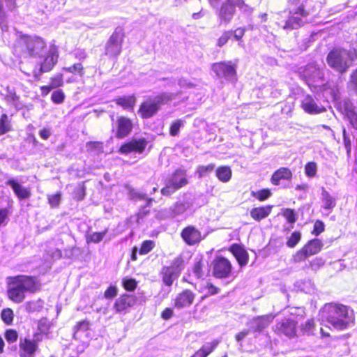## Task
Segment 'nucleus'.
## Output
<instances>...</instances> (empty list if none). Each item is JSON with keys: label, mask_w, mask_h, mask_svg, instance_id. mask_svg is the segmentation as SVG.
Returning <instances> with one entry per match:
<instances>
[{"label": "nucleus", "mask_w": 357, "mask_h": 357, "mask_svg": "<svg viewBox=\"0 0 357 357\" xmlns=\"http://www.w3.org/2000/svg\"><path fill=\"white\" fill-rule=\"evenodd\" d=\"M40 283L36 276L17 275L7 278V296L15 303L26 298V293L35 294L40 290Z\"/></svg>", "instance_id": "1"}, {"label": "nucleus", "mask_w": 357, "mask_h": 357, "mask_svg": "<svg viewBox=\"0 0 357 357\" xmlns=\"http://www.w3.org/2000/svg\"><path fill=\"white\" fill-rule=\"evenodd\" d=\"M321 318L334 328L343 331L354 323L353 310L348 306L338 303H327L319 312Z\"/></svg>", "instance_id": "2"}, {"label": "nucleus", "mask_w": 357, "mask_h": 357, "mask_svg": "<svg viewBox=\"0 0 357 357\" xmlns=\"http://www.w3.org/2000/svg\"><path fill=\"white\" fill-rule=\"evenodd\" d=\"M356 58L357 52L354 49H334L328 53L326 60L330 67L340 73H344Z\"/></svg>", "instance_id": "3"}, {"label": "nucleus", "mask_w": 357, "mask_h": 357, "mask_svg": "<svg viewBox=\"0 0 357 357\" xmlns=\"http://www.w3.org/2000/svg\"><path fill=\"white\" fill-rule=\"evenodd\" d=\"M307 15V11L305 10L303 3H301L296 8L290 9L286 19L278 20L277 24L284 30L297 29L305 23Z\"/></svg>", "instance_id": "4"}, {"label": "nucleus", "mask_w": 357, "mask_h": 357, "mask_svg": "<svg viewBox=\"0 0 357 357\" xmlns=\"http://www.w3.org/2000/svg\"><path fill=\"white\" fill-rule=\"evenodd\" d=\"M211 267L212 275L216 279H228L234 275L232 261L222 255H216L211 261Z\"/></svg>", "instance_id": "5"}, {"label": "nucleus", "mask_w": 357, "mask_h": 357, "mask_svg": "<svg viewBox=\"0 0 357 357\" xmlns=\"http://www.w3.org/2000/svg\"><path fill=\"white\" fill-rule=\"evenodd\" d=\"M236 8L245 13H250L252 10V8L246 4L244 0H227L222 3L219 13L221 22L228 24L234 15Z\"/></svg>", "instance_id": "6"}, {"label": "nucleus", "mask_w": 357, "mask_h": 357, "mask_svg": "<svg viewBox=\"0 0 357 357\" xmlns=\"http://www.w3.org/2000/svg\"><path fill=\"white\" fill-rule=\"evenodd\" d=\"M171 97L165 94L158 96L155 98H149L142 102L138 113L142 119H149L159 110L161 105L168 103Z\"/></svg>", "instance_id": "7"}, {"label": "nucleus", "mask_w": 357, "mask_h": 357, "mask_svg": "<svg viewBox=\"0 0 357 357\" xmlns=\"http://www.w3.org/2000/svg\"><path fill=\"white\" fill-rule=\"evenodd\" d=\"M322 248L323 243L320 239L314 238L310 240L295 252L292 256V259L295 263L304 261L309 257L318 254Z\"/></svg>", "instance_id": "8"}, {"label": "nucleus", "mask_w": 357, "mask_h": 357, "mask_svg": "<svg viewBox=\"0 0 357 357\" xmlns=\"http://www.w3.org/2000/svg\"><path fill=\"white\" fill-rule=\"evenodd\" d=\"M238 61H226L215 63L211 68L213 73L220 78L234 82L236 80V68Z\"/></svg>", "instance_id": "9"}, {"label": "nucleus", "mask_w": 357, "mask_h": 357, "mask_svg": "<svg viewBox=\"0 0 357 357\" xmlns=\"http://www.w3.org/2000/svg\"><path fill=\"white\" fill-rule=\"evenodd\" d=\"M298 322L294 318H283L275 324L273 331L280 336L293 339L298 335Z\"/></svg>", "instance_id": "10"}, {"label": "nucleus", "mask_w": 357, "mask_h": 357, "mask_svg": "<svg viewBox=\"0 0 357 357\" xmlns=\"http://www.w3.org/2000/svg\"><path fill=\"white\" fill-rule=\"evenodd\" d=\"M18 43L20 45L25 46L26 52L32 57H40L46 45L45 41L40 37L25 36Z\"/></svg>", "instance_id": "11"}, {"label": "nucleus", "mask_w": 357, "mask_h": 357, "mask_svg": "<svg viewBox=\"0 0 357 357\" xmlns=\"http://www.w3.org/2000/svg\"><path fill=\"white\" fill-rule=\"evenodd\" d=\"M148 145V141L144 137L132 138L123 142L119 148V153L128 155L131 153L142 154L146 150Z\"/></svg>", "instance_id": "12"}, {"label": "nucleus", "mask_w": 357, "mask_h": 357, "mask_svg": "<svg viewBox=\"0 0 357 357\" xmlns=\"http://www.w3.org/2000/svg\"><path fill=\"white\" fill-rule=\"evenodd\" d=\"M303 77L309 87L318 88L322 82L323 73L317 64L310 63L303 70Z\"/></svg>", "instance_id": "13"}, {"label": "nucleus", "mask_w": 357, "mask_h": 357, "mask_svg": "<svg viewBox=\"0 0 357 357\" xmlns=\"http://www.w3.org/2000/svg\"><path fill=\"white\" fill-rule=\"evenodd\" d=\"M123 42V33L114 31L105 45V54L110 58H116L121 52Z\"/></svg>", "instance_id": "14"}, {"label": "nucleus", "mask_w": 357, "mask_h": 357, "mask_svg": "<svg viewBox=\"0 0 357 357\" xmlns=\"http://www.w3.org/2000/svg\"><path fill=\"white\" fill-rule=\"evenodd\" d=\"M33 335V338H21L19 342L20 357H32L38 350V344L41 342L37 337Z\"/></svg>", "instance_id": "15"}, {"label": "nucleus", "mask_w": 357, "mask_h": 357, "mask_svg": "<svg viewBox=\"0 0 357 357\" xmlns=\"http://www.w3.org/2000/svg\"><path fill=\"white\" fill-rule=\"evenodd\" d=\"M183 242L189 246L199 244L203 239L202 232L194 225H188L180 233Z\"/></svg>", "instance_id": "16"}, {"label": "nucleus", "mask_w": 357, "mask_h": 357, "mask_svg": "<svg viewBox=\"0 0 357 357\" xmlns=\"http://www.w3.org/2000/svg\"><path fill=\"white\" fill-rule=\"evenodd\" d=\"M58 59V51L55 46L50 47L47 55L43 59V62L40 63V68L38 70L34 69L32 72L35 77H38L42 72L50 71L55 65Z\"/></svg>", "instance_id": "17"}, {"label": "nucleus", "mask_w": 357, "mask_h": 357, "mask_svg": "<svg viewBox=\"0 0 357 357\" xmlns=\"http://www.w3.org/2000/svg\"><path fill=\"white\" fill-rule=\"evenodd\" d=\"M133 129V123L130 119L126 116H119L116 119L114 136L116 139H122L129 136Z\"/></svg>", "instance_id": "18"}, {"label": "nucleus", "mask_w": 357, "mask_h": 357, "mask_svg": "<svg viewBox=\"0 0 357 357\" xmlns=\"http://www.w3.org/2000/svg\"><path fill=\"white\" fill-rule=\"evenodd\" d=\"M137 301V297L132 294H123L114 302V309L116 312H126Z\"/></svg>", "instance_id": "19"}, {"label": "nucleus", "mask_w": 357, "mask_h": 357, "mask_svg": "<svg viewBox=\"0 0 357 357\" xmlns=\"http://www.w3.org/2000/svg\"><path fill=\"white\" fill-rule=\"evenodd\" d=\"M196 294L189 289H183L178 293L174 301V307L177 309L188 307L194 303Z\"/></svg>", "instance_id": "20"}, {"label": "nucleus", "mask_w": 357, "mask_h": 357, "mask_svg": "<svg viewBox=\"0 0 357 357\" xmlns=\"http://www.w3.org/2000/svg\"><path fill=\"white\" fill-rule=\"evenodd\" d=\"M228 250L235 257L240 267H244L248 264L249 255L243 245L233 243L228 248Z\"/></svg>", "instance_id": "21"}, {"label": "nucleus", "mask_w": 357, "mask_h": 357, "mask_svg": "<svg viewBox=\"0 0 357 357\" xmlns=\"http://www.w3.org/2000/svg\"><path fill=\"white\" fill-rule=\"evenodd\" d=\"M292 178V171L288 167H281L273 172L270 181L273 185H280L282 181L291 182Z\"/></svg>", "instance_id": "22"}, {"label": "nucleus", "mask_w": 357, "mask_h": 357, "mask_svg": "<svg viewBox=\"0 0 357 357\" xmlns=\"http://www.w3.org/2000/svg\"><path fill=\"white\" fill-rule=\"evenodd\" d=\"M6 183L9 185L13 190L15 196L19 200L29 199L31 195V190L29 188L23 187L17 180L10 178L7 180Z\"/></svg>", "instance_id": "23"}, {"label": "nucleus", "mask_w": 357, "mask_h": 357, "mask_svg": "<svg viewBox=\"0 0 357 357\" xmlns=\"http://www.w3.org/2000/svg\"><path fill=\"white\" fill-rule=\"evenodd\" d=\"M178 190L188 183L186 171L181 169H176L171 175L168 181Z\"/></svg>", "instance_id": "24"}, {"label": "nucleus", "mask_w": 357, "mask_h": 357, "mask_svg": "<svg viewBox=\"0 0 357 357\" xmlns=\"http://www.w3.org/2000/svg\"><path fill=\"white\" fill-rule=\"evenodd\" d=\"M178 190L188 183L186 171L181 169H176L171 175L168 181Z\"/></svg>", "instance_id": "25"}, {"label": "nucleus", "mask_w": 357, "mask_h": 357, "mask_svg": "<svg viewBox=\"0 0 357 357\" xmlns=\"http://www.w3.org/2000/svg\"><path fill=\"white\" fill-rule=\"evenodd\" d=\"M273 208V206L272 205H265L253 207L250 211V217L254 220L257 222H260L261 220L266 218L270 215V214L272 212Z\"/></svg>", "instance_id": "26"}, {"label": "nucleus", "mask_w": 357, "mask_h": 357, "mask_svg": "<svg viewBox=\"0 0 357 357\" xmlns=\"http://www.w3.org/2000/svg\"><path fill=\"white\" fill-rule=\"evenodd\" d=\"M51 326L50 320L47 317H42L37 321V331L33 333V336L38 335L37 337L43 341L50 333Z\"/></svg>", "instance_id": "27"}, {"label": "nucleus", "mask_w": 357, "mask_h": 357, "mask_svg": "<svg viewBox=\"0 0 357 357\" xmlns=\"http://www.w3.org/2000/svg\"><path fill=\"white\" fill-rule=\"evenodd\" d=\"M218 341L215 340L211 342L202 346L190 357H207L217 348Z\"/></svg>", "instance_id": "28"}, {"label": "nucleus", "mask_w": 357, "mask_h": 357, "mask_svg": "<svg viewBox=\"0 0 357 357\" xmlns=\"http://www.w3.org/2000/svg\"><path fill=\"white\" fill-rule=\"evenodd\" d=\"M160 275L162 282L167 287H171L173 284L174 280L179 276L175 272L171 271L170 268H167L166 266H163L161 268Z\"/></svg>", "instance_id": "29"}, {"label": "nucleus", "mask_w": 357, "mask_h": 357, "mask_svg": "<svg viewBox=\"0 0 357 357\" xmlns=\"http://www.w3.org/2000/svg\"><path fill=\"white\" fill-rule=\"evenodd\" d=\"M215 176L222 183L228 182L232 176V172L229 166L222 165L215 169Z\"/></svg>", "instance_id": "30"}, {"label": "nucleus", "mask_w": 357, "mask_h": 357, "mask_svg": "<svg viewBox=\"0 0 357 357\" xmlns=\"http://www.w3.org/2000/svg\"><path fill=\"white\" fill-rule=\"evenodd\" d=\"M273 318L274 317L272 315L259 316L255 318V331L261 332L262 330L268 327Z\"/></svg>", "instance_id": "31"}, {"label": "nucleus", "mask_w": 357, "mask_h": 357, "mask_svg": "<svg viewBox=\"0 0 357 357\" xmlns=\"http://www.w3.org/2000/svg\"><path fill=\"white\" fill-rule=\"evenodd\" d=\"M321 199L324 209L331 210L335 207V199L324 187L321 188Z\"/></svg>", "instance_id": "32"}, {"label": "nucleus", "mask_w": 357, "mask_h": 357, "mask_svg": "<svg viewBox=\"0 0 357 357\" xmlns=\"http://www.w3.org/2000/svg\"><path fill=\"white\" fill-rule=\"evenodd\" d=\"M136 102L135 96H122L116 99V103L125 109H132Z\"/></svg>", "instance_id": "33"}, {"label": "nucleus", "mask_w": 357, "mask_h": 357, "mask_svg": "<svg viewBox=\"0 0 357 357\" xmlns=\"http://www.w3.org/2000/svg\"><path fill=\"white\" fill-rule=\"evenodd\" d=\"M12 130L10 119L6 114L0 116V135L8 133Z\"/></svg>", "instance_id": "34"}, {"label": "nucleus", "mask_w": 357, "mask_h": 357, "mask_svg": "<svg viewBox=\"0 0 357 357\" xmlns=\"http://www.w3.org/2000/svg\"><path fill=\"white\" fill-rule=\"evenodd\" d=\"M251 196L259 202H264L271 197L272 192L269 188H263L257 191H252Z\"/></svg>", "instance_id": "35"}, {"label": "nucleus", "mask_w": 357, "mask_h": 357, "mask_svg": "<svg viewBox=\"0 0 357 357\" xmlns=\"http://www.w3.org/2000/svg\"><path fill=\"white\" fill-rule=\"evenodd\" d=\"M301 105L303 109L308 113L317 112V105L314 99L310 96H307L303 99Z\"/></svg>", "instance_id": "36"}, {"label": "nucleus", "mask_w": 357, "mask_h": 357, "mask_svg": "<svg viewBox=\"0 0 357 357\" xmlns=\"http://www.w3.org/2000/svg\"><path fill=\"white\" fill-rule=\"evenodd\" d=\"M86 151L89 153H100L103 152V143L98 141H89L86 144Z\"/></svg>", "instance_id": "37"}, {"label": "nucleus", "mask_w": 357, "mask_h": 357, "mask_svg": "<svg viewBox=\"0 0 357 357\" xmlns=\"http://www.w3.org/2000/svg\"><path fill=\"white\" fill-rule=\"evenodd\" d=\"M86 196V186L84 182L77 184L73 191V197L75 200L80 202L84 199Z\"/></svg>", "instance_id": "38"}, {"label": "nucleus", "mask_w": 357, "mask_h": 357, "mask_svg": "<svg viewBox=\"0 0 357 357\" xmlns=\"http://www.w3.org/2000/svg\"><path fill=\"white\" fill-rule=\"evenodd\" d=\"M184 265V261L181 256H178L174 259L170 266H165L167 268L171 269V271L175 272L178 275L181 273Z\"/></svg>", "instance_id": "39"}, {"label": "nucleus", "mask_w": 357, "mask_h": 357, "mask_svg": "<svg viewBox=\"0 0 357 357\" xmlns=\"http://www.w3.org/2000/svg\"><path fill=\"white\" fill-rule=\"evenodd\" d=\"M301 240V233L299 231H294L290 236L287 238V245L288 248H295Z\"/></svg>", "instance_id": "40"}, {"label": "nucleus", "mask_w": 357, "mask_h": 357, "mask_svg": "<svg viewBox=\"0 0 357 357\" xmlns=\"http://www.w3.org/2000/svg\"><path fill=\"white\" fill-rule=\"evenodd\" d=\"M282 215L290 225H294L297 220L296 212L293 208H286L282 209Z\"/></svg>", "instance_id": "41"}, {"label": "nucleus", "mask_w": 357, "mask_h": 357, "mask_svg": "<svg viewBox=\"0 0 357 357\" xmlns=\"http://www.w3.org/2000/svg\"><path fill=\"white\" fill-rule=\"evenodd\" d=\"M108 229H105L102 231L100 232H93V234L88 235L86 238L87 243H98L100 242L106 234L107 233Z\"/></svg>", "instance_id": "42"}, {"label": "nucleus", "mask_w": 357, "mask_h": 357, "mask_svg": "<svg viewBox=\"0 0 357 357\" xmlns=\"http://www.w3.org/2000/svg\"><path fill=\"white\" fill-rule=\"evenodd\" d=\"M315 329H316V322L313 318L307 319L301 326V331L304 333H307L308 335H313Z\"/></svg>", "instance_id": "43"}, {"label": "nucleus", "mask_w": 357, "mask_h": 357, "mask_svg": "<svg viewBox=\"0 0 357 357\" xmlns=\"http://www.w3.org/2000/svg\"><path fill=\"white\" fill-rule=\"evenodd\" d=\"M1 318L6 325H11L13 322L14 313L10 308H4L1 312Z\"/></svg>", "instance_id": "44"}, {"label": "nucleus", "mask_w": 357, "mask_h": 357, "mask_svg": "<svg viewBox=\"0 0 357 357\" xmlns=\"http://www.w3.org/2000/svg\"><path fill=\"white\" fill-rule=\"evenodd\" d=\"M155 243L152 240H145L144 241L141 246L139 249V253L141 255H145L150 252L154 248H155Z\"/></svg>", "instance_id": "45"}, {"label": "nucleus", "mask_w": 357, "mask_h": 357, "mask_svg": "<svg viewBox=\"0 0 357 357\" xmlns=\"http://www.w3.org/2000/svg\"><path fill=\"white\" fill-rule=\"evenodd\" d=\"M61 199V193L57 192L56 193L47 195V202L51 208H56L60 205Z\"/></svg>", "instance_id": "46"}, {"label": "nucleus", "mask_w": 357, "mask_h": 357, "mask_svg": "<svg viewBox=\"0 0 357 357\" xmlns=\"http://www.w3.org/2000/svg\"><path fill=\"white\" fill-rule=\"evenodd\" d=\"M305 174L309 178L314 177L317 175V165L315 162H307L305 165Z\"/></svg>", "instance_id": "47"}, {"label": "nucleus", "mask_w": 357, "mask_h": 357, "mask_svg": "<svg viewBox=\"0 0 357 357\" xmlns=\"http://www.w3.org/2000/svg\"><path fill=\"white\" fill-rule=\"evenodd\" d=\"M122 285L127 291H134L137 287V282L134 278H123L122 280Z\"/></svg>", "instance_id": "48"}, {"label": "nucleus", "mask_w": 357, "mask_h": 357, "mask_svg": "<svg viewBox=\"0 0 357 357\" xmlns=\"http://www.w3.org/2000/svg\"><path fill=\"white\" fill-rule=\"evenodd\" d=\"M90 325V321L86 319L77 321L73 327L74 333L89 330Z\"/></svg>", "instance_id": "49"}, {"label": "nucleus", "mask_w": 357, "mask_h": 357, "mask_svg": "<svg viewBox=\"0 0 357 357\" xmlns=\"http://www.w3.org/2000/svg\"><path fill=\"white\" fill-rule=\"evenodd\" d=\"M342 139L344 146L347 151V155L350 157L351 153V142L345 128L342 129Z\"/></svg>", "instance_id": "50"}, {"label": "nucleus", "mask_w": 357, "mask_h": 357, "mask_svg": "<svg viewBox=\"0 0 357 357\" xmlns=\"http://www.w3.org/2000/svg\"><path fill=\"white\" fill-rule=\"evenodd\" d=\"M204 264L202 261V259H199L197 261H196L194 264L192 271L194 274L197 278H201L204 275Z\"/></svg>", "instance_id": "51"}, {"label": "nucleus", "mask_w": 357, "mask_h": 357, "mask_svg": "<svg viewBox=\"0 0 357 357\" xmlns=\"http://www.w3.org/2000/svg\"><path fill=\"white\" fill-rule=\"evenodd\" d=\"M5 338L8 343H14L18 339V333L15 329H7L4 333Z\"/></svg>", "instance_id": "52"}, {"label": "nucleus", "mask_w": 357, "mask_h": 357, "mask_svg": "<svg viewBox=\"0 0 357 357\" xmlns=\"http://www.w3.org/2000/svg\"><path fill=\"white\" fill-rule=\"evenodd\" d=\"M215 168L214 164H208L207 165H200L197 168V173L200 177L206 176L207 174L213 171Z\"/></svg>", "instance_id": "53"}, {"label": "nucleus", "mask_w": 357, "mask_h": 357, "mask_svg": "<svg viewBox=\"0 0 357 357\" xmlns=\"http://www.w3.org/2000/svg\"><path fill=\"white\" fill-rule=\"evenodd\" d=\"M178 190L176 189L170 183L167 182L165 185L161 188L160 192L165 197H170Z\"/></svg>", "instance_id": "54"}, {"label": "nucleus", "mask_w": 357, "mask_h": 357, "mask_svg": "<svg viewBox=\"0 0 357 357\" xmlns=\"http://www.w3.org/2000/svg\"><path fill=\"white\" fill-rule=\"evenodd\" d=\"M118 294V289L115 285H109L104 292V297L106 299H113Z\"/></svg>", "instance_id": "55"}, {"label": "nucleus", "mask_w": 357, "mask_h": 357, "mask_svg": "<svg viewBox=\"0 0 357 357\" xmlns=\"http://www.w3.org/2000/svg\"><path fill=\"white\" fill-rule=\"evenodd\" d=\"M183 125V122L181 120H176L174 121L169 127V134L172 137L176 136L180 130L181 127Z\"/></svg>", "instance_id": "56"}, {"label": "nucleus", "mask_w": 357, "mask_h": 357, "mask_svg": "<svg viewBox=\"0 0 357 357\" xmlns=\"http://www.w3.org/2000/svg\"><path fill=\"white\" fill-rule=\"evenodd\" d=\"M6 18L7 16L3 10L2 0H0V27L2 31H6L8 29Z\"/></svg>", "instance_id": "57"}, {"label": "nucleus", "mask_w": 357, "mask_h": 357, "mask_svg": "<svg viewBox=\"0 0 357 357\" xmlns=\"http://www.w3.org/2000/svg\"><path fill=\"white\" fill-rule=\"evenodd\" d=\"M187 209L185 204L183 202H176L172 207V212L174 215H181Z\"/></svg>", "instance_id": "58"}, {"label": "nucleus", "mask_w": 357, "mask_h": 357, "mask_svg": "<svg viewBox=\"0 0 357 357\" xmlns=\"http://www.w3.org/2000/svg\"><path fill=\"white\" fill-rule=\"evenodd\" d=\"M65 98V95L62 91H53L51 95V99L55 104H60L63 102Z\"/></svg>", "instance_id": "59"}, {"label": "nucleus", "mask_w": 357, "mask_h": 357, "mask_svg": "<svg viewBox=\"0 0 357 357\" xmlns=\"http://www.w3.org/2000/svg\"><path fill=\"white\" fill-rule=\"evenodd\" d=\"M325 229V226L321 220H317L314 222L312 234L318 236Z\"/></svg>", "instance_id": "60"}, {"label": "nucleus", "mask_w": 357, "mask_h": 357, "mask_svg": "<svg viewBox=\"0 0 357 357\" xmlns=\"http://www.w3.org/2000/svg\"><path fill=\"white\" fill-rule=\"evenodd\" d=\"M347 116L351 123V126L357 130V112L354 110H349L347 113Z\"/></svg>", "instance_id": "61"}, {"label": "nucleus", "mask_w": 357, "mask_h": 357, "mask_svg": "<svg viewBox=\"0 0 357 357\" xmlns=\"http://www.w3.org/2000/svg\"><path fill=\"white\" fill-rule=\"evenodd\" d=\"M232 33L233 32L231 31H225L218 40V46L221 47L224 45H225L229 40V39L231 38Z\"/></svg>", "instance_id": "62"}, {"label": "nucleus", "mask_w": 357, "mask_h": 357, "mask_svg": "<svg viewBox=\"0 0 357 357\" xmlns=\"http://www.w3.org/2000/svg\"><path fill=\"white\" fill-rule=\"evenodd\" d=\"M65 70H66L69 73H77L80 76H82L84 74L83 67L81 63H75L73 66H72L68 68H66Z\"/></svg>", "instance_id": "63"}, {"label": "nucleus", "mask_w": 357, "mask_h": 357, "mask_svg": "<svg viewBox=\"0 0 357 357\" xmlns=\"http://www.w3.org/2000/svg\"><path fill=\"white\" fill-rule=\"evenodd\" d=\"M349 86L352 89H357V69L354 70L350 75Z\"/></svg>", "instance_id": "64"}]
</instances>
